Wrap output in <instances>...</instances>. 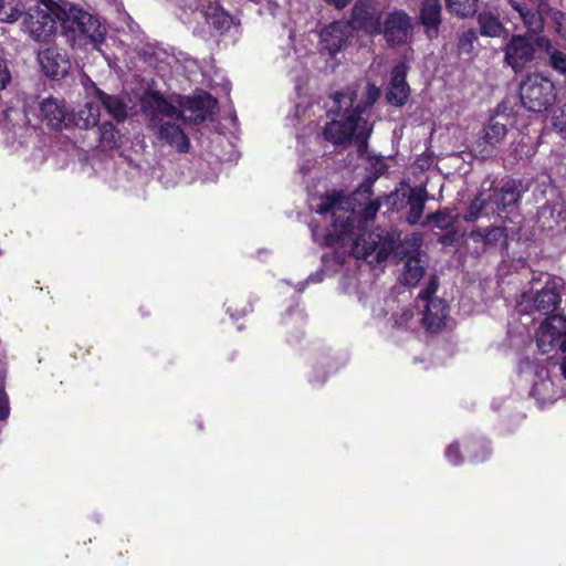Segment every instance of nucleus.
I'll return each mask as SVG.
<instances>
[{"mask_svg": "<svg viewBox=\"0 0 566 566\" xmlns=\"http://www.w3.org/2000/svg\"><path fill=\"white\" fill-rule=\"evenodd\" d=\"M22 10L20 0H0V22L14 23L21 17Z\"/></svg>", "mask_w": 566, "mask_h": 566, "instance_id": "31", "label": "nucleus"}, {"mask_svg": "<svg viewBox=\"0 0 566 566\" xmlns=\"http://www.w3.org/2000/svg\"><path fill=\"white\" fill-rule=\"evenodd\" d=\"M410 242L412 247L417 249L420 248L422 243V235L420 233L412 234V237L410 238Z\"/></svg>", "mask_w": 566, "mask_h": 566, "instance_id": "46", "label": "nucleus"}, {"mask_svg": "<svg viewBox=\"0 0 566 566\" xmlns=\"http://www.w3.org/2000/svg\"><path fill=\"white\" fill-rule=\"evenodd\" d=\"M22 117L21 111L15 107H6L0 112V127L10 132L11 129L15 130L18 126V120ZM19 128L22 127L19 125Z\"/></svg>", "mask_w": 566, "mask_h": 566, "instance_id": "33", "label": "nucleus"}, {"mask_svg": "<svg viewBox=\"0 0 566 566\" xmlns=\"http://www.w3.org/2000/svg\"><path fill=\"white\" fill-rule=\"evenodd\" d=\"M553 127L557 130V133L566 138V103L563 104L553 115L552 117Z\"/></svg>", "mask_w": 566, "mask_h": 566, "instance_id": "37", "label": "nucleus"}, {"mask_svg": "<svg viewBox=\"0 0 566 566\" xmlns=\"http://www.w3.org/2000/svg\"><path fill=\"white\" fill-rule=\"evenodd\" d=\"M424 274V261L417 253L407 259L400 281L407 286H416Z\"/></svg>", "mask_w": 566, "mask_h": 566, "instance_id": "23", "label": "nucleus"}, {"mask_svg": "<svg viewBox=\"0 0 566 566\" xmlns=\"http://www.w3.org/2000/svg\"><path fill=\"white\" fill-rule=\"evenodd\" d=\"M536 45L547 54V57L552 55V51L558 50L554 46L552 40L544 35L536 39Z\"/></svg>", "mask_w": 566, "mask_h": 566, "instance_id": "41", "label": "nucleus"}, {"mask_svg": "<svg viewBox=\"0 0 566 566\" xmlns=\"http://www.w3.org/2000/svg\"><path fill=\"white\" fill-rule=\"evenodd\" d=\"M39 62L45 75L52 78L63 77L70 67V62L65 55L55 49H46L40 52Z\"/></svg>", "mask_w": 566, "mask_h": 566, "instance_id": "19", "label": "nucleus"}, {"mask_svg": "<svg viewBox=\"0 0 566 566\" xmlns=\"http://www.w3.org/2000/svg\"><path fill=\"white\" fill-rule=\"evenodd\" d=\"M428 199V192L426 187H412L409 189V193L407 197V205L409 207V212L407 214V222L411 226L417 224L424 210V205Z\"/></svg>", "mask_w": 566, "mask_h": 566, "instance_id": "20", "label": "nucleus"}, {"mask_svg": "<svg viewBox=\"0 0 566 566\" xmlns=\"http://www.w3.org/2000/svg\"><path fill=\"white\" fill-rule=\"evenodd\" d=\"M40 118L53 129L69 128L73 118L63 101L54 97L44 98L39 105Z\"/></svg>", "mask_w": 566, "mask_h": 566, "instance_id": "15", "label": "nucleus"}, {"mask_svg": "<svg viewBox=\"0 0 566 566\" xmlns=\"http://www.w3.org/2000/svg\"><path fill=\"white\" fill-rule=\"evenodd\" d=\"M465 449L473 452V454H471L470 457V460L472 462H482L488 458L490 453V448L488 443L482 440L468 442L465 444Z\"/></svg>", "mask_w": 566, "mask_h": 566, "instance_id": "34", "label": "nucleus"}, {"mask_svg": "<svg viewBox=\"0 0 566 566\" xmlns=\"http://www.w3.org/2000/svg\"><path fill=\"white\" fill-rule=\"evenodd\" d=\"M75 126L90 128L95 126L99 119V107L93 102H87L75 115H72Z\"/></svg>", "mask_w": 566, "mask_h": 566, "instance_id": "27", "label": "nucleus"}, {"mask_svg": "<svg viewBox=\"0 0 566 566\" xmlns=\"http://www.w3.org/2000/svg\"><path fill=\"white\" fill-rule=\"evenodd\" d=\"M557 96L555 84L542 74L527 75L520 86L523 106L531 112H543L553 105Z\"/></svg>", "mask_w": 566, "mask_h": 566, "instance_id": "7", "label": "nucleus"}, {"mask_svg": "<svg viewBox=\"0 0 566 566\" xmlns=\"http://www.w3.org/2000/svg\"><path fill=\"white\" fill-rule=\"evenodd\" d=\"M142 111L157 128L158 138L178 153H187L190 142L185 133L187 117L157 93H148L142 99Z\"/></svg>", "mask_w": 566, "mask_h": 566, "instance_id": "3", "label": "nucleus"}, {"mask_svg": "<svg viewBox=\"0 0 566 566\" xmlns=\"http://www.w3.org/2000/svg\"><path fill=\"white\" fill-rule=\"evenodd\" d=\"M193 19H203L206 24L219 34L226 33L234 23L230 15L217 1L205 0L192 10Z\"/></svg>", "mask_w": 566, "mask_h": 566, "instance_id": "14", "label": "nucleus"}, {"mask_svg": "<svg viewBox=\"0 0 566 566\" xmlns=\"http://www.w3.org/2000/svg\"><path fill=\"white\" fill-rule=\"evenodd\" d=\"M407 66L405 63L396 65L391 73V80L386 94L388 103L402 106L407 103L410 88L406 82Z\"/></svg>", "mask_w": 566, "mask_h": 566, "instance_id": "18", "label": "nucleus"}, {"mask_svg": "<svg viewBox=\"0 0 566 566\" xmlns=\"http://www.w3.org/2000/svg\"><path fill=\"white\" fill-rule=\"evenodd\" d=\"M510 4L518 13L528 32H542L546 19L551 21L555 34L566 41V15L564 12L549 8L545 0H510Z\"/></svg>", "mask_w": 566, "mask_h": 566, "instance_id": "5", "label": "nucleus"}, {"mask_svg": "<svg viewBox=\"0 0 566 566\" xmlns=\"http://www.w3.org/2000/svg\"><path fill=\"white\" fill-rule=\"evenodd\" d=\"M370 185L360 186L350 198L326 195L312 198L310 208L332 221L325 232L311 224L314 241L335 248V258L343 263L346 255L363 259L377 250V260L387 258L389 250L382 243V234L367 232L366 226L377 216L380 202L371 199Z\"/></svg>", "mask_w": 566, "mask_h": 566, "instance_id": "1", "label": "nucleus"}, {"mask_svg": "<svg viewBox=\"0 0 566 566\" xmlns=\"http://www.w3.org/2000/svg\"><path fill=\"white\" fill-rule=\"evenodd\" d=\"M374 313H375V316H377V317L381 316V315H384V316L387 315V313H384L382 307H379V310L378 308H374Z\"/></svg>", "mask_w": 566, "mask_h": 566, "instance_id": "51", "label": "nucleus"}, {"mask_svg": "<svg viewBox=\"0 0 566 566\" xmlns=\"http://www.w3.org/2000/svg\"><path fill=\"white\" fill-rule=\"evenodd\" d=\"M395 303H396V301H395L394 298H388V300H386V301H385V304H386L387 306H390V307H392V305H394Z\"/></svg>", "mask_w": 566, "mask_h": 566, "instance_id": "52", "label": "nucleus"}, {"mask_svg": "<svg viewBox=\"0 0 566 566\" xmlns=\"http://www.w3.org/2000/svg\"><path fill=\"white\" fill-rule=\"evenodd\" d=\"M507 134V128L504 124L490 120L484 126L482 135L473 145L475 156L486 159L492 156L495 148L502 143Z\"/></svg>", "mask_w": 566, "mask_h": 566, "instance_id": "16", "label": "nucleus"}, {"mask_svg": "<svg viewBox=\"0 0 566 566\" xmlns=\"http://www.w3.org/2000/svg\"><path fill=\"white\" fill-rule=\"evenodd\" d=\"M566 335V317L562 315L548 316L539 326L536 344L542 354H548L557 347Z\"/></svg>", "mask_w": 566, "mask_h": 566, "instance_id": "12", "label": "nucleus"}, {"mask_svg": "<svg viewBox=\"0 0 566 566\" xmlns=\"http://www.w3.org/2000/svg\"><path fill=\"white\" fill-rule=\"evenodd\" d=\"M560 353H562L560 371L563 375V380H566V335L560 343Z\"/></svg>", "mask_w": 566, "mask_h": 566, "instance_id": "45", "label": "nucleus"}, {"mask_svg": "<svg viewBox=\"0 0 566 566\" xmlns=\"http://www.w3.org/2000/svg\"><path fill=\"white\" fill-rule=\"evenodd\" d=\"M548 65L559 74H566V53L560 50L552 51L548 57Z\"/></svg>", "mask_w": 566, "mask_h": 566, "instance_id": "36", "label": "nucleus"}, {"mask_svg": "<svg viewBox=\"0 0 566 566\" xmlns=\"http://www.w3.org/2000/svg\"><path fill=\"white\" fill-rule=\"evenodd\" d=\"M429 222H433L439 229L446 230L452 226L453 218L447 211H437L429 214L422 224L426 226Z\"/></svg>", "mask_w": 566, "mask_h": 566, "instance_id": "35", "label": "nucleus"}, {"mask_svg": "<svg viewBox=\"0 0 566 566\" xmlns=\"http://www.w3.org/2000/svg\"><path fill=\"white\" fill-rule=\"evenodd\" d=\"M470 238L485 248H497L506 244L507 233L502 227H493L489 230L475 228L470 232Z\"/></svg>", "mask_w": 566, "mask_h": 566, "instance_id": "21", "label": "nucleus"}, {"mask_svg": "<svg viewBox=\"0 0 566 566\" xmlns=\"http://www.w3.org/2000/svg\"><path fill=\"white\" fill-rule=\"evenodd\" d=\"M9 416V402L8 397L0 386V420L6 419Z\"/></svg>", "mask_w": 566, "mask_h": 566, "instance_id": "44", "label": "nucleus"}, {"mask_svg": "<svg viewBox=\"0 0 566 566\" xmlns=\"http://www.w3.org/2000/svg\"><path fill=\"white\" fill-rule=\"evenodd\" d=\"M306 112V107H303L301 105H296L295 107V113H294V117L295 118H300L302 115H304Z\"/></svg>", "mask_w": 566, "mask_h": 566, "instance_id": "48", "label": "nucleus"}, {"mask_svg": "<svg viewBox=\"0 0 566 566\" xmlns=\"http://www.w3.org/2000/svg\"><path fill=\"white\" fill-rule=\"evenodd\" d=\"M95 93L97 101L104 106L106 112L116 118L117 120H122L127 115L126 104L118 96L108 95L95 87Z\"/></svg>", "mask_w": 566, "mask_h": 566, "instance_id": "25", "label": "nucleus"}, {"mask_svg": "<svg viewBox=\"0 0 566 566\" xmlns=\"http://www.w3.org/2000/svg\"><path fill=\"white\" fill-rule=\"evenodd\" d=\"M61 8L52 0L30 6L22 22L23 31L36 42L49 43L56 34Z\"/></svg>", "mask_w": 566, "mask_h": 566, "instance_id": "6", "label": "nucleus"}, {"mask_svg": "<svg viewBox=\"0 0 566 566\" xmlns=\"http://www.w3.org/2000/svg\"><path fill=\"white\" fill-rule=\"evenodd\" d=\"M352 25L348 22L335 21L319 33L322 50L331 55L336 54L352 36Z\"/></svg>", "mask_w": 566, "mask_h": 566, "instance_id": "17", "label": "nucleus"}, {"mask_svg": "<svg viewBox=\"0 0 566 566\" xmlns=\"http://www.w3.org/2000/svg\"><path fill=\"white\" fill-rule=\"evenodd\" d=\"M483 207H484V200L481 199L480 197L475 198L473 200V202L470 205V207L464 216V219L467 221L475 220L479 217V214L481 213Z\"/></svg>", "mask_w": 566, "mask_h": 566, "instance_id": "40", "label": "nucleus"}, {"mask_svg": "<svg viewBox=\"0 0 566 566\" xmlns=\"http://www.w3.org/2000/svg\"><path fill=\"white\" fill-rule=\"evenodd\" d=\"M438 290V282L431 279L427 287L419 293V298L423 303L424 312L421 323L428 331L439 329L448 315V306L441 298L433 297Z\"/></svg>", "mask_w": 566, "mask_h": 566, "instance_id": "10", "label": "nucleus"}, {"mask_svg": "<svg viewBox=\"0 0 566 566\" xmlns=\"http://www.w3.org/2000/svg\"><path fill=\"white\" fill-rule=\"evenodd\" d=\"M478 40V34L474 30L470 29L464 31L459 39V50L463 53H471L473 44Z\"/></svg>", "mask_w": 566, "mask_h": 566, "instance_id": "38", "label": "nucleus"}, {"mask_svg": "<svg viewBox=\"0 0 566 566\" xmlns=\"http://www.w3.org/2000/svg\"><path fill=\"white\" fill-rule=\"evenodd\" d=\"M441 2L440 0H422L420 9V21L426 27L427 32L437 31L441 23Z\"/></svg>", "mask_w": 566, "mask_h": 566, "instance_id": "22", "label": "nucleus"}, {"mask_svg": "<svg viewBox=\"0 0 566 566\" xmlns=\"http://www.w3.org/2000/svg\"><path fill=\"white\" fill-rule=\"evenodd\" d=\"M10 81L11 74L9 72L7 62L3 59H0V90L6 88Z\"/></svg>", "mask_w": 566, "mask_h": 566, "instance_id": "42", "label": "nucleus"}, {"mask_svg": "<svg viewBox=\"0 0 566 566\" xmlns=\"http://www.w3.org/2000/svg\"><path fill=\"white\" fill-rule=\"evenodd\" d=\"M216 106L217 101L208 94L196 97L190 104V109L196 113L193 118L195 123L203 122L212 114Z\"/></svg>", "mask_w": 566, "mask_h": 566, "instance_id": "29", "label": "nucleus"}, {"mask_svg": "<svg viewBox=\"0 0 566 566\" xmlns=\"http://www.w3.org/2000/svg\"><path fill=\"white\" fill-rule=\"evenodd\" d=\"M329 3H333L337 8H344L346 7L350 0H326Z\"/></svg>", "mask_w": 566, "mask_h": 566, "instance_id": "47", "label": "nucleus"}, {"mask_svg": "<svg viewBox=\"0 0 566 566\" xmlns=\"http://www.w3.org/2000/svg\"><path fill=\"white\" fill-rule=\"evenodd\" d=\"M560 292L555 283H547L536 294L523 293L516 303V310L521 314H533L538 312L546 315L553 313L560 303Z\"/></svg>", "mask_w": 566, "mask_h": 566, "instance_id": "8", "label": "nucleus"}, {"mask_svg": "<svg viewBox=\"0 0 566 566\" xmlns=\"http://www.w3.org/2000/svg\"><path fill=\"white\" fill-rule=\"evenodd\" d=\"M381 33L390 45L405 43L412 34V20L403 10H394L381 23Z\"/></svg>", "mask_w": 566, "mask_h": 566, "instance_id": "13", "label": "nucleus"}, {"mask_svg": "<svg viewBox=\"0 0 566 566\" xmlns=\"http://www.w3.org/2000/svg\"><path fill=\"white\" fill-rule=\"evenodd\" d=\"M38 2H44V0H38Z\"/></svg>", "mask_w": 566, "mask_h": 566, "instance_id": "53", "label": "nucleus"}, {"mask_svg": "<svg viewBox=\"0 0 566 566\" xmlns=\"http://www.w3.org/2000/svg\"><path fill=\"white\" fill-rule=\"evenodd\" d=\"M478 23L480 27V34L483 36L497 38L505 30L499 15L486 10L481 11L478 14Z\"/></svg>", "mask_w": 566, "mask_h": 566, "instance_id": "24", "label": "nucleus"}, {"mask_svg": "<svg viewBox=\"0 0 566 566\" xmlns=\"http://www.w3.org/2000/svg\"><path fill=\"white\" fill-rule=\"evenodd\" d=\"M447 461L452 465H460L463 462V458L460 453V449L457 442L449 444L444 451Z\"/></svg>", "mask_w": 566, "mask_h": 566, "instance_id": "39", "label": "nucleus"}, {"mask_svg": "<svg viewBox=\"0 0 566 566\" xmlns=\"http://www.w3.org/2000/svg\"><path fill=\"white\" fill-rule=\"evenodd\" d=\"M389 321L392 327L406 331L416 329L421 322L418 317V312L413 307L403 308L401 313H394Z\"/></svg>", "mask_w": 566, "mask_h": 566, "instance_id": "28", "label": "nucleus"}, {"mask_svg": "<svg viewBox=\"0 0 566 566\" xmlns=\"http://www.w3.org/2000/svg\"><path fill=\"white\" fill-rule=\"evenodd\" d=\"M379 96L380 90L374 84L367 85L359 102H356L357 92L353 87L336 92L333 95V106L328 111V115L334 116L323 130L325 139L334 145L354 139L361 150L373 130L367 117Z\"/></svg>", "mask_w": 566, "mask_h": 566, "instance_id": "2", "label": "nucleus"}, {"mask_svg": "<svg viewBox=\"0 0 566 566\" xmlns=\"http://www.w3.org/2000/svg\"><path fill=\"white\" fill-rule=\"evenodd\" d=\"M447 10L459 17L470 18L478 11L479 0H444Z\"/></svg>", "mask_w": 566, "mask_h": 566, "instance_id": "30", "label": "nucleus"}, {"mask_svg": "<svg viewBox=\"0 0 566 566\" xmlns=\"http://www.w3.org/2000/svg\"><path fill=\"white\" fill-rule=\"evenodd\" d=\"M98 134L99 146L103 149H113L118 146L120 136L111 122L103 123L98 127Z\"/></svg>", "mask_w": 566, "mask_h": 566, "instance_id": "32", "label": "nucleus"}, {"mask_svg": "<svg viewBox=\"0 0 566 566\" xmlns=\"http://www.w3.org/2000/svg\"><path fill=\"white\" fill-rule=\"evenodd\" d=\"M520 199V191L515 180L506 181L499 190L492 195V200L499 209L516 203Z\"/></svg>", "mask_w": 566, "mask_h": 566, "instance_id": "26", "label": "nucleus"}, {"mask_svg": "<svg viewBox=\"0 0 566 566\" xmlns=\"http://www.w3.org/2000/svg\"><path fill=\"white\" fill-rule=\"evenodd\" d=\"M384 8L378 0H356L353 10L350 25L367 34L381 33V18Z\"/></svg>", "mask_w": 566, "mask_h": 566, "instance_id": "9", "label": "nucleus"}, {"mask_svg": "<svg viewBox=\"0 0 566 566\" xmlns=\"http://www.w3.org/2000/svg\"><path fill=\"white\" fill-rule=\"evenodd\" d=\"M60 24L62 35L73 48H97L106 33L96 17L76 4L62 6Z\"/></svg>", "mask_w": 566, "mask_h": 566, "instance_id": "4", "label": "nucleus"}, {"mask_svg": "<svg viewBox=\"0 0 566 566\" xmlns=\"http://www.w3.org/2000/svg\"><path fill=\"white\" fill-rule=\"evenodd\" d=\"M326 380V377H323L322 379H315L314 377L311 378V382L313 385H322Z\"/></svg>", "mask_w": 566, "mask_h": 566, "instance_id": "50", "label": "nucleus"}, {"mask_svg": "<svg viewBox=\"0 0 566 566\" xmlns=\"http://www.w3.org/2000/svg\"><path fill=\"white\" fill-rule=\"evenodd\" d=\"M323 277H324L323 271H318L314 274H311L305 281L297 284L296 291L298 293H302L310 283H319L323 281Z\"/></svg>", "mask_w": 566, "mask_h": 566, "instance_id": "43", "label": "nucleus"}, {"mask_svg": "<svg viewBox=\"0 0 566 566\" xmlns=\"http://www.w3.org/2000/svg\"><path fill=\"white\" fill-rule=\"evenodd\" d=\"M311 167H312V161L307 160L305 164L300 165V170L303 174H307L311 170Z\"/></svg>", "mask_w": 566, "mask_h": 566, "instance_id": "49", "label": "nucleus"}, {"mask_svg": "<svg viewBox=\"0 0 566 566\" xmlns=\"http://www.w3.org/2000/svg\"><path fill=\"white\" fill-rule=\"evenodd\" d=\"M504 61L514 72L523 71L535 57V43L525 35H513L503 49Z\"/></svg>", "mask_w": 566, "mask_h": 566, "instance_id": "11", "label": "nucleus"}]
</instances>
